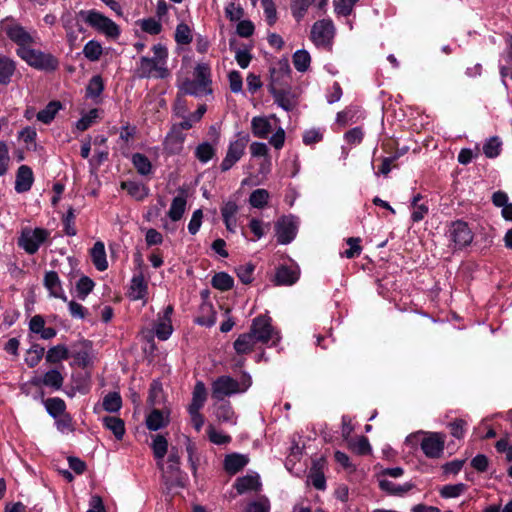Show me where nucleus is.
I'll return each mask as SVG.
<instances>
[{
    "label": "nucleus",
    "mask_w": 512,
    "mask_h": 512,
    "mask_svg": "<svg viewBox=\"0 0 512 512\" xmlns=\"http://www.w3.org/2000/svg\"><path fill=\"white\" fill-rule=\"evenodd\" d=\"M138 24L142 31L150 35H158L162 31L161 23L154 18H146L138 21Z\"/></svg>",
    "instance_id": "55"
},
{
    "label": "nucleus",
    "mask_w": 512,
    "mask_h": 512,
    "mask_svg": "<svg viewBox=\"0 0 512 512\" xmlns=\"http://www.w3.org/2000/svg\"><path fill=\"white\" fill-rule=\"evenodd\" d=\"M103 49L101 44L96 40L88 41L84 48L83 54L90 61H98L102 55Z\"/></svg>",
    "instance_id": "45"
},
{
    "label": "nucleus",
    "mask_w": 512,
    "mask_h": 512,
    "mask_svg": "<svg viewBox=\"0 0 512 512\" xmlns=\"http://www.w3.org/2000/svg\"><path fill=\"white\" fill-rule=\"evenodd\" d=\"M211 285L220 291H228L232 289L234 279L225 272H219L212 277Z\"/></svg>",
    "instance_id": "41"
},
{
    "label": "nucleus",
    "mask_w": 512,
    "mask_h": 512,
    "mask_svg": "<svg viewBox=\"0 0 512 512\" xmlns=\"http://www.w3.org/2000/svg\"><path fill=\"white\" fill-rule=\"evenodd\" d=\"M234 487L238 494H244L250 491H258L261 487L259 475H246L236 480Z\"/></svg>",
    "instance_id": "23"
},
{
    "label": "nucleus",
    "mask_w": 512,
    "mask_h": 512,
    "mask_svg": "<svg viewBox=\"0 0 512 512\" xmlns=\"http://www.w3.org/2000/svg\"><path fill=\"white\" fill-rule=\"evenodd\" d=\"M508 49L505 56L506 64L500 67V75L504 86L507 87L505 78L510 77L512 79V36L507 39Z\"/></svg>",
    "instance_id": "48"
},
{
    "label": "nucleus",
    "mask_w": 512,
    "mask_h": 512,
    "mask_svg": "<svg viewBox=\"0 0 512 512\" xmlns=\"http://www.w3.org/2000/svg\"><path fill=\"white\" fill-rule=\"evenodd\" d=\"M70 357V352L67 346L58 344L51 347L45 356L46 362L55 364L63 360H67Z\"/></svg>",
    "instance_id": "35"
},
{
    "label": "nucleus",
    "mask_w": 512,
    "mask_h": 512,
    "mask_svg": "<svg viewBox=\"0 0 512 512\" xmlns=\"http://www.w3.org/2000/svg\"><path fill=\"white\" fill-rule=\"evenodd\" d=\"M168 424V419L159 409H154L146 418L147 428L151 431H157Z\"/></svg>",
    "instance_id": "39"
},
{
    "label": "nucleus",
    "mask_w": 512,
    "mask_h": 512,
    "mask_svg": "<svg viewBox=\"0 0 512 512\" xmlns=\"http://www.w3.org/2000/svg\"><path fill=\"white\" fill-rule=\"evenodd\" d=\"M255 266L252 263H246L243 265L238 266L235 271L239 278V280L243 284H249L253 281V272H254Z\"/></svg>",
    "instance_id": "56"
},
{
    "label": "nucleus",
    "mask_w": 512,
    "mask_h": 512,
    "mask_svg": "<svg viewBox=\"0 0 512 512\" xmlns=\"http://www.w3.org/2000/svg\"><path fill=\"white\" fill-rule=\"evenodd\" d=\"M251 384V377L247 374H244L240 381H237L230 376L223 375L213 381L211 395L213 399L223 401L226 397L244 393L248 390Z\"/></svg>",
    "instance_id": "2"
},
{
    "label": "nucleus",
    "mask_w": 512,
    "mask_h": 512,
    "mask_svg": "<svg viewBox=\"0 0 512 512\" xmlns=\"http://www.w3.org/2000/svg\"><path fill=\"white\" fill-rule=\"evenodd\" d=\"M148 285L144 279V276L140 273L134 275L131 280L129 296L132 300L144 299L147 295Z\"/></svg>",
    "instance_id": "26"
},
{
    "label": "nucleus",
    "mask_w": 512,
    "mask_h": 512,
    "mask_svg": "<svg viewBox=\"0 0 512 512\" xmlns=\"http://www.w3.org/2000/svg\"><path fill=\"white\" fill-rule=\"evenodd\" d=\"M192 31L185 23L177 25L175 30V41L180 45H188L192 42Z\"/></svg>",
    "instance_id": "52"
},
{
    "label": "nucleus",
    "mask_w": 512,
    "mask_h": 512,
    "mask_svg": "<svg viewBox=\"0 0 512 512\" xmlns=\"http://www.w3.org/2000/svg\"><path fill=\"white\" fill-rule=\"evenodd\" d=\"M44 405L48 414L53 418H57L66 413L65 401L59 397L48 398L44 402Z\"/></svg>",
    "instance_id": "38"
},
{
    "label": "nucleus",
    "mask_w": 512,
    "mask_h": 512,
    "mask_svg": "<svg viewBox=\"0 0 512 512\" xmlns=\"http://www.w3.org/2000/svg\"><path fill=\"white\" fill-rule=\"evenodd\" d=\"M91 259L98 271H105L108 268L104 243L97 241L91 249Z\"/></svg>",
    "instance_id": "28"
},
{
    "label": "nucleus",
    "mask_w": 512,
    "mask_h": 512,
    "mask_svg": "<svg viewBox=\"0 0 512 512\" xmlns=\"http://www.w3.org/2000/svg\"><path fill=\"white\" fill-rule=\"evenodd\" d=\"M327 3V0H292L291 11L294 18L300 21L306 14L310 5L315 4L318 8L322 9Z\"/></svg>",
    "instance_id": "21"
},
{
    "label": "nucleus",
    "mask_w": 512,
    "mask_h": 512,
    "mask_svg": "<svg viewBox=\"0 0 512 512\" xmlns=\"http://www.w3.org/2000/svg\"><path fill=\"white\" fill-rule=\"evenodd\" d=\"M249 462L246 455L233 453L227 455L224 460V468L229 474H236L243 469Z\"/></svg>",
    "instance_id": "24"
},
{
    "label": "nucleus",
    "mask_w": 512,
    "mask_h": 512,
    "mask_svg": "<svg viewBox=\"0 0 512 512\" xmlns=\"http://www.w3.org/2000/svg\"><path fill=\"white\" fill-rule=\"evenodd\" d=\"M152 51L154 57H141L137 67V73L140 78H157L164 79L169 75V70L166 67V60L168 57L167 49L162 44L153 46Z\"/></svg>",
    "instance_id": "1"
},
{
    "label": "nucleus",
    "mask_w": 512,
    "mask_h": 512,
    "mask_svg": "<svg viewBox=\"0 0 512 512\" xmlns=\"http://www.w3.org/2000/svg\"><path fill=\"white\" fill-rule=\"evenodd\" d=\"M238 212V205L234 201L226 202L221 208V214L227 230L235 232L236 228V214Z\"/></svg>",
    "instance_id": "27"
},
{
    "label": "nucleus",
    "mask_w": 512,
    "mask_h": 512,
    "mask_svg": "<svg viewBox=\"0 0 512 512\" xmlns=\"http://www.w3.org/2000/svg\"><path fill=\"white\" fill-rule=\"evenodd\" d=\"M271 321V318L267 315H259L255 317L252 320L248 333L251 334L258 343L266 344L270 340L274 339V337L279 340L278 333L272 326Z\"/></svg>",
    "instance_id": "9"
},
{
    "label": "nucleus",
    "mask_w": 512,
    "mask_h": 512,
    "mask_svg": "<svg viewBox=\"0 0 512 512\" xmlns=\"http://www.w3.org/2000/svg\"><path fill=\"white\" fill-rule=\"evenodd\" d=\"M214 155L215 149L208 142L201 143L196 147L195 156L202 163H207Z\"/></svg>",
    "instance_id": "53"
},
{
    "label": "nucleus",
    "mask_w": 512,
    "mask_h": 512,
    "mask_svg": "<svg viewBox=\"0 0 512 512\" xmlns=\"http://www.w3.org/2000/svg\"><path fill=\"white\" fill-rule=\"evenodd\" d=\"M95 284L88 276H81L76 284L77 297L81 300H85L86 297L91 293Z\"/></svg>",
    "instance_id": "49"
},
{
    "label": "nucleus",
    "mask_w": 512,
    "mask_h": 512,
    "mask_svg": "<svg viewBox=\"0 0 512 512\" xmlns=\"http://www.w3.org/2000/svg\"><path fill=\"white\" fill-rule=\"evenodd\" d=\"M103 425L110 430L117 440H122L125 434L124 421L116 416H105L102 419Z\"/></svg>",
    "instance_id": "31"
},
{
    "label": "nucleus",
    "mask_w": 512,
    "mask_h": 512,
    "mask_svg": "<svg viewBox=\"0 0 512 512\" xmlns=\"http://www.w3.org/2000/svg\"><path fill=\"white\" fill-rule=\"evenodd\" d=\"M298 272L290 267L281 266L275 274V282L277 285H292L298 280Z\"/></svg>",
    "instance_id": "32"
},
{
    "label": "nucleus",
    "mask_w": 512,
    "mask_h": 512,
    "mask_svg": "<svg viewBox=\"0 0 512 512\" xmlns=\"http://www.w3.org/2000/svg\"><path fill=\"white\" fill-rule=\"evenodd\" d=\"M50 236V232L44 228H25L22 230L18 238V245L26 253L35 254L41 244H43Z\"/></svg>",
    "instance_id": "8"
},
{
    "label": "nucleus",
    "mask_w": 512,
    "mask_h": 512,
    "mask_svg": "<svg viewBox=\"0 0 512 512\" xmlns=\"http://www.w3.org/2000/svg\"><path fill=\"white\" fill-rule=\"evenodd\" d=\"M34 182L32 169L27 165H21L16 173L15 191L17 193H25L29 191Z\"/></svg>",
    "instance_id": "17"
},
{
    "label": "nucleus",
    "mask_w": 512,
    "mask_h": 512,
    "mask_svg": "<svg viewBox=\"0 0 512 512\" xmlns=\"http://www.w3.org/2000/svg\"><path fill=\"white\" fill-rule=\"evenodd\" d=\"M311 62V57L306 50H297L293 55V64L297 71L305 72Z\"/></svg>",
    "instance_id": "50"
},
{
    "label": "nucleus",
    "mask_w": 512,
    "mask_h": 512,
    "mask_svg": "<svg viewBox=\"0 0 512 512\" xmlns=\"http://www.w3.org/2000/svg\"><path fill=\"white\" fill-rule=\"evenodd\" d=\"M151 447L157 462L163 461L168 451V441L166 438L160 434L155 435Z\"/></svg>",
    "instance_id": "40"
},
{
    "label": "nucleus",
    "mask_w": 512,
    "mask_h": 512,
    "mask_svg": "<svg viewBox=\"0 0 512 512\" xmlns=\"http://www.w3.org/2000/svg\"><path fill=\"white\" fill-rule=\"evenodd\" d=\"M185 208H186V198L184 195H179V196H176L173 200H172V203H171V206H170V209L168 211V217L172 220V221H179L184 212H185Z\"/></svg>",
    "instance_id": "37"
},
{
    "label": "nucleus",
    "mask_w": 512,
    "mask_h": 512,
    "mask_svg": "<svg viewBox=\"0 0 512 512\" xmlns=\"http://www.w3.org/2000/svg\"><path fill=\"white\" fill-rule=\"evenodd\" d=\"M251 130L255 137L265 139L272 131V125L269 118L265 116H255L251 120Z\"/></svg>",
    "instance_id": "25"
},
{
    "label": "nucleus",
    "mask_w": 512,
    "mask_h": 512,
    "mask_svg": "<svg viewBox=\"0 0 512 512\" xmlns=\"http://www.w3.org/2000/svg\"><path fill=\"white\" fill-rule=\"evenodd\" d=\"M55 419H56L57 429L60 432L67 433V432L74 431L72 417L68 413L60 415Z\"/></svg>",
    "instance_id": "64"
},
{
    "label": "nucleus",
    "mask_w": 512,
    "mask_h": 512,
    "mask_svg": "<svg viewBox=\"0 0 512 512\" xmlns=\"http://www.w3.org/2000/svg\"><path fill=\"white\" fill-rule=\"evenodd\" d=\"M44 286L47 288V290H49L51 296L60 298L63 301H67V297L63 292L61 281L55 271H48L45 273Z\"/></svg>",
    "instance_id": "19"
},
{
    "label": "nucleus",
    "mask_w": 512,
    "mask_h": 512,
    "mask_svg": "<svg viewBox=\"0 0 512 512\" xmlns=\"http://www.w3.org/2000/svg\"><path fill=\"white\" fill-rule=\"evenodd\" d=\"M157 465L162 471L163 480L168 488L185 486L187 475L180 469V455L177 448H171L166 466L163 461L157 462Z\"/></svg>",
    "instance_id": "3"
},
{
    "label": "nucleus",
    "mask_w": 512,
    "mask_h": 512,
    "mask_svg": "<svg viewBox=\"0 0 512 512\" xmlns=\"http://www.w3.org/2000/svg\"><path fill=\"white\" fill-rule=\"evenodd\" d=\"M104 89L103 80L99 75L93 76L86 88L87 95L90 97H98Z\"/></svg>",
    "instance_id": "58"
},
{
    "label": "nucleus",
    "mask_w": 512,
    "mask_h": 512,
    "mask_svg": "<svg viewBox=\"0 0 512 512\" xmlns=\"http://www.w3.org/2000/svg\"><path fill=\"white\" fill-rule=\"evenodd\" d=\"M501 152V141L498 137L489 138L483 145V153L488 158H495Z\"/></svg>",
    "instance_id": "54"
},
{
    "label": "nucleus",
    "mask_w": 512,
    "mask_h": 512,
    "mask_svg": "<svg viewBox=\"0 0 512 512\" xmlns=\"http://www.w3.org/2000/svg\"><path fill=\"white\" fill-rule=\"evenodd\" d=\"M173 328L171 319L167 317H161L155 324V335L159 340H167L172 334Z\"/></svg>",
    "instance_id": "42"
},
{
    "label": "nucleus",
    "mask_w": 512,
    "mask_h": 512,
    "mask_svg": "<svg viewBox=\"0 0 512 512\" xmlns=\"http://www.w3.org/2000/svg\"><path fill=\"white\" fill-rule=\"evenodd\" d=\"M102 406L107 412H117L122 407V399L119 393L110 392L103 398Z\"/></svg>",
    "instance_id": "43"
},
{
    "label": "nucleus",
    "mask_w": 512,
    "mask_h": 512,
    "mask_svg": "<svg viewBox=\"0 0 512 512\" xmlns=\"http://www.w3.org/2000/svg\"><path fill=\"white\" fill-rule=\"evenodd\" d=\"M61 108L62 104L59 101H51L37 113V120L44 124H50Z\"/></svg>",
    "instance_id": "34"
},
{
    "label": "nucleus",
    "mask_w": 512,
    "mask_h": 512,
    "mask_svg": "<svg viewBox=\"0 0 512 512\" xmlns=\"http://www.w3.org/2000/svg\"><path fill=\"white\" fill-rule=\"evenodd\" d=\"M450 240L456 249H462L471 244L473 233L464 221H455L449 228Z\"/></svg>",
    "instance_id": "13"
},
{
    "label": "nucleus",
    "mask_w": 512,
    "mask_h": 512,
    "mask_svg": "<svg viewBox=\"0 0 512 512\" xmlns=\"http://www.w3.org/2000/svg\"><path fill=\"white\" fill-rule=\"evenodd\" d=\"M90 351V342L84 340L73 346V351L70 356L74 358L79 366L86 367L90 364Z\"/></svg>",
    "instance_id": "22"
},
{
    "label": "nucleus",
    "mask_w": 512,
    "mask_h": 512,
    "mask_svg": "<svg viewBox=\"0 0 512 512\" xmlns=\"http://www.w3.org/2000/svg\"><path fill=\"white\" fill-rule=\"evenodd\" d=\"M261 5L264 10L266 21L268 25L272 26L277 20L276 7L273 0H261Z\"/></svg>",
    "instance_id": "59"
},
{
    "label": "nucleus",
    "mask_w": 512,
    "mask_h": 512,
    "mask_svg": "<svg viewBox=\"0 0 512 512\" xmlns=\"http://www.w3.org/2000/svg\"><path fill=\"white\" fill-rule=\"evenodd\" d=\"M131 161H132L133 166L135 167V169L141 176H148L152 173V169H153L152 163L148 159V157L145 156L144 154H142V153L133 154Z\"/></svg>",
    "instance_id": "36"
},
{
    "label": "nucleus",
    "mask_w": 512,
    "mask_h": 512,
    "mask_svg": "<svg viewBox=\"0 0 512 512\" xmlns=\"http://www.w3.org/2000/svg\"><path fill=\"white\" fill-rule=\"evenodd\" d=\"M74 220H75L74 209L72 207H70L67 210V213L63 219L64 232L68 236H75L77 233V230L74 225Z\"/></svg>",
    "instance_id": "63"
},
{
    "label": "nucleus",
    "mask_w": 512,
    "mask_h": 512,
    "mask_svg": "<svg viewBox=\"0 0 512 512\" xmlns=\"http://www.w3.org/2000/svg\"><path fill=\"white\" fill-rule=\"evenodd\" d=\"M215 416L219 421L235 423V414L229 402L218 405L215 410Z\"/></svg>",
    "instance_id": "47"
},
{
    "label": "nucleus",
    "mask_w": 512,
    "mask_h": 512,
    "mask_svg": "<svg viewBox=\"0 0 512 512\" xmlns=\"http://www.w3.org/2000/svg\"><path fill=\"white\" fill-rule=\"evenodd\" d=\"M324 464L325 460L323 458L314 460L308 474L309 482L318 490L326 488V479L323 472Z\"/></svg>",
    "instance_id": "18"
},
{
    "label": "nucleus",
    "mask_w": 512,
    "mask_h": 512,
    "mask_svg": "<svg viewBox=\"0 0 512 512\" xmlns=\"http://www.w3.org/2000/svg\"><path fill=\"white\" fill-rule=\"evenodd\" d=\"M16 54L29 66L45 71H54L58 67V60L50 53L31 48L16 49Z\"/></svg>",
    "instance_id": "6"
},
{
    "label": "nucleus",
    "mask_w": 512,
    "mask_h": 512,
    "mask_svg": "<svg viewBox=\"0 0 512 512\" xmlns=\"http://www.w3.org/2000/svg\"><path fill=\"white\" fill-rule=\"evenodd\" d=\"M361 239L359 237H350L347 239L349 249L345 250L343 256L348 259L355 258L361 254L362 247L360 246Z\"/></svg>",
    "instance_id": "60"
},
{
    "label": "nucleus",
    "mask_w": 512,
    "mask_h": 512,
    "mask_svg": "<svg viewBox=\"0 0 512 512\" xmlns=\"http://www.w3.org/2000/svg\"><path fill=\"white\" fill-rule=\"evenodd\" d=\"M16 71V62L0 53V84L7 86L11 83L12 77Z\"/></svg>",
    "instance_id": "20"
},
{
    "label": "nucleus",
    "mask_w": 512,
    "mask_h": 512,
    "mask_svg": "<svg viewBox=\"0 0 512 512\" xmlns=\"http://www.w3.org/2000/svg\"><path fill=\"white\" fill-rule=\"evenodd\" d=\"M121 188L138 201L144 200L149 195V188L144 184L135 181H125L121 183Z\"/></svg>",
    "instance_id": "29"
},
{
    "label": "nucleus",
    "mask_w": 512,
    "mask_h": 512,
    "mask_svg": "<svg viewBox=\"0 0 512 512\" xmlns=\"http://www.w3.org/2000/svg\"><path fill=\"white\" fill-rule=\"evenodd\" d=\"M207 399V390L205 384L202 381L196 382L193 392L192 401L188 409L200 410Z\"/></svg>",
    "instance_id": "33"
},
{
    "label": "nucleus",
    "mask_w": 512,
    "mask_h": 512,
    "mask_svg": "<svg viewBox=\"0 0 512 512\" xmlns=\"http://www.w3.org/2000/svg\"><path fill=\"white\" fill-rule=\"evenodd\" d=\"M467 490L464 483L448 484L440 489V495L443 498H457Z\"/></svg>",
    "instance_id": "51"
},
{
    "label": "nucleus",
    "mask_w": 512,
    "mask_h": 512,
    "mask_svg": "<svg viewBox=\"0 0 512 512\" xmlns=\"http://www.w3.org/2000/svg\"><path fill=\"white\" fill-rule=\"evenodd\" d=\"M78 17L90 27L109 38L115 39L120 35L119 26L113 20L96 10H81L78 12Z\"/></svg>",
    "instance_id": "5"
},
{
    "label": "nucleus",
    "mask_w": 512,
    "mask_h": 512,
    "mask_svg": "<svg viewBox=\"0 0 512 512\" xmlns=\"http://www.w3.org/2000/svg\"><path fill=\"white\" fill-rule=\"evenodd\" d=\"M1 28L6 36L17 45V49L29 48L34 44L33 33L13 19H5L1 23Z\"/></svg>",
    "instance_id": "7"
},
{
    "label": "nucleus",
    "mask_w": 512,
    "mask_h": 512,
    "mask_svg": "<svg viewBox=\"0 0 512 512\" xmlns=\"http://www.w3.org/2000/svg\"><path fill=\"white\" fill-rule=\"evenodd\" d=\"M31 383L35 386H45L53 390H60L64 383V377L58 369H50L42 376L34 377Z\"/></svg>",
    "instance_id": "15"
},
{
    "label": "nucleus",
    "mask_w": 512,
    "mask_h": 512,
    "mask_svg": "<svg viewBox=\"0 0 512 512\" xmlns=\"http://www.w3.org/2000/svg\"><path fill=\"white\" fill-rule=\"evenodd\" d=\"M348 447L359 455H367L371 452V446L366 437L360 436L357 439L348 440Z\"/></svg>",
    "instance_id": "44"
},
{
    "label": "nucleus",
    "mask_w": 512,
    "mask_h": 512,
    "mask_svg": "<svg viewBox=\"0 0 512 512\" xmlns=\"http://www.w3.org/2000/svg\"><path fill=\"white\" fill-rule=\"evenodd\" d=\"M299 221L293 216H283L275 223L277 242L282 245L289 244L297 234Z\"/></svg>",
    "instance_id": "11"
},
{
    "label": "nucleus",
    "mask_w": 512,
    "mask_h": 512,
    "mask_svg": "<svg viewBox=\"0 0 512 512\" xmlns=\"http://www.w3.org/2000/svg\"><path fill=\"white\" fill-rule=\"evenodd\" d=\"M423 453L428 458H440L444 452L445 436L441 433H428L420 443Z\"/></svg>",
    "instance_id": "14"
},
{
    "label": "nucleus",
    "mask_w": 512,
    "mask_h": 512,
    "mask_svg": "<svg viewBox=\"0 0 512 512\" xmlns=\"http://www.w3.org/2000/svg\"><path fill=\"white\" fill-rule=\"evenodd\" d=\"M203 312H207V315L199 316L196 320V322L199 325L211 327L216 323V313L213 311V308L211 305H204L202 307Z\"/></svg>",
    "instance_id": "61"
},
{
    "label": "nucleus",
    "mask_w": 512,
    "mask_h": 512,
    "mask_svg": "<svg viewBox=\"0 0 512 512\" xmlns=\"http://www.w3.org/2000/svg\"><path fill=\"white\" fill-rule=\"evenodd\" d=\"M211 82L210 67L201 63L195 67L194 79L185 81L182 90L185 94L201 97L212 93Z\"/></svg>",
    "instance_id": "4"
},
{
    "label": "nucleus",
    "mask_w": 512,
    "mask_h": 512,
    "mask_svg": "<svg viewBox=\"0 0 512 512\" xmlns=\"http://www.w3.org/2000/svg\"><path fill=\"white\" fill-rule=\"evenodd\" d=\"M185 139L186 134L184 132H178L171 128L163 143L164 151L169 155L180 154L183 150Z\"/></svg>",
    "instance_id": "16"
},
{
    "label": "nucleus",
    "mask_w": 512,
    "mask_h": 512,
    "mask_svg": "<svg viewBox=\"0 0 512 512\" xmlns=\"http://www.w3.org/2000/svg\"><path fill=\"white\" fill-rule=\"evenodd\" d=\"M335 28L329 19L315 22L311 29V40L317 47L329 48L332 44Z\"/></svg>",
    "instance_id": "10"
},
{
    "label": "nucleus",
    "mask_w": 512,
    "mask_h": 512,
    "mask_svg": "<svg viewBox=\"0 0 512 512\" xmlns=\"http://www.w3.org/2000/svg\"><path fill=\"white\" fill-rule=\"evenodd\" d=\"M257 343L253 336L247 332L240 334L233 346L237 354L243 355L252 352Z\"/></svg>",
    "instance_id": "30"
},
{
    "label": "nucleus",
    "mask_w": 512,
    "mask_h": 512,
    "mask_svg": "<svg viewBox=\"0 0 512 512\" xmlns=\"http://www.w3.org/2000/svg\"><path fill=\"white\" fill-rule=\"evenodd\" d=\"M358 0H334L335 12L338 15L348 16Z\"/></svg>",
    "instance_id": "62"
},
{
    "label": "nucleus",
    "mask_w": 512,
    "mask_h": 512,
    "mask_svg": "<svg viewBox=\"0 0 512 512\" xmlns=\"http://www.w3.org/2000/svg\"><path fill=\"white\" fill-rule=\"evenodd\" d=\"M248 142L249 136L244 135L229 144L226 156L220 165L221 171L230 170L242 158Z\"/></svg>",
    "instance_id": "12"
},
{
    "label": "nucleus",
    "mask_w": 512,
    "mask_h": 512,
    "mask_svg": "<svg viewBox=\"0 0 512 512\" xmlns=\"http://www.w3.org/2000/svg\"><path fill=\"white\" fill-rule=\"evenodd\" d=\"M45 349L40 345H33L28 350V356L26 358V363L29 367H35L44 355Z\"/></svg>",
    "instance_id": "57"
},
{
    "label": "nucleus",
    "mask_w": 512,
    "mask_h": 512,
    "mask_svg": "<svg viewBox=\"0 0 512 512\" xmlns=\"http://www.w3.org/2000/svg\"><path fill=\"white\" fill-rule=\"evenodd\" d=\"M269 192L266 189L259 188L250 194L249 203L254 208H263L267 205L269 200Z\"/></svg>",
    "instance_id": "46"
}]
</instances>
